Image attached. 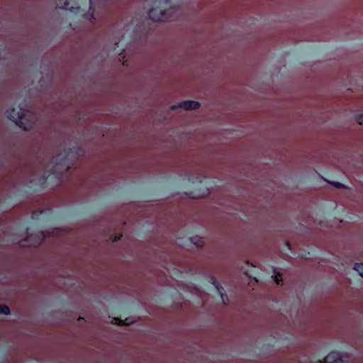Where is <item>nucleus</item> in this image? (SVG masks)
<instances>
[{"label": "nucleus", "instance_id": "nucleus-15", "mask_svg": "<svg viewBox=\"0 0 363 363\" xmlns=\"http://www.w3.org/2000/svg\"><path fill=\"white\" fill-rule=\"evenodd\" d=\"M331 184L337 189H345V186L340 182H331Z\"/></svg>", "mask_w": 363, "mask_h": 363}, {"label": "nucleus", "instance_id": "nucleus-3", "mask_svg": "<svg viewBox=\"0 0 363 363\" xmlns=\"http://www.w3.org/2000/svg\"><path fill=\"white\" fill-rule=\"evenodd\" d=\"M6 116L9 120L25 130H31L35 125L33 114L23 108L16 110L15 108H12L6 111Z\"/></svg>", "mask_w": 363, "mask_h": 363}, {"label": "nucleus", "instance_id": "nucleus-1", "mask_svg": "<svg viewBox=\"0 0 363 363\" xmlns=\"http://www.w3.org/2000/svg\"><path fill=\"white\" fill-rule=\"evenodd\" d=\"M79 149L77 147L64 150L57 157L53 158L54 166L50 169V174L45 172L40 179L41 189L48 186L50 184H58L61 182L64 173L67 172L71 168V155H78Z\"/></svg>", "mask_w": 363, "mask_h": 363}, {"label": "nucleus", "instance_id": "nucleus-9", "mask_svg": "<svg viewBox=\"0 0 363 363\" xmlns=\"http://www.w3.org/2000/svg\"><path fill=\"white\" fill-rule=\"evenodd\" d=\"M190 241L191 243L199 247H201L203 245V239L199 236L191 237L190 238Z\"/></svg>", "mask_w": 363, "mask_h": 363}, {"label": "nucleus", "instance_id": "nucleus-10", "mask_svg": "<svg viewBox=\"0 0 363 363\" xmlns=\"http://www.w3.org/2000/svg\"><path fill=\"white\" fill-rule=\"evenodd\" d=\"M57 5L59 8L67 11H73V9H74L73 6H69L67 1H65L63 4L62 2H59Z\"/></svg>", "mask_w": 363, "mask_h": 363}, {"label": "nucleus", "instance_id": "nucleus-8", "mask_svg": "<svg viewBox=\"0 0 363 363\" xmlns=\"http://www.w3.org/2000/svg\"><path fill=\"white\" fill-rule=\"evenodd\" d=\"M211 279L212 281V284L215 286V288L217 289L218 292L220 295L223 303L226 304L225 301L228 300V296L224 290V288L219 284V282L215 277H211Z\"/></svg>", "mask_w": 363, "mask_h": 363}, {"label": "nucleus", "instance_id": "nucleus-17", "mask_svg": "<svg viewBox=\"0 0 363 363\" xmlns=\"http://www.w3.org/2000/svg\"><path fill=\"white\" fill-rule=\"evenodd\" d=\"M281 277V274H279V273L278 274L277 276L275 277L274 280H275L277 284H280L281 279L279 277Z\"/></svg>", "mask_w": 363, "mask_h": 363}, {"label": "nucleus", "instance_id": "nucleus-4", "mask_svg": "<svg viewBox=\"0 0 363 363\" xmlns=\"http://www.w3.org/2000/svg\"><path fill=\"white\" fill-rule=\"evenodd\" d=\"M196 182H198V184H196V186L189 192L186 193L187 196L194 199L204 198L208 196L210 190L203 184V180L201 178L197 177L196 179Z\"/></svg>", "mask_w": 363, "mask_h": 363}, {"label": "nucleus", "instance_id": "nucleus-11", "mask_svg": "<svg viewBox=\"0 0 363 363\" xmlns=\"http://www.w3.org/2000/svg\"><path fill=\"white\" fill-rule=\"evenodd\" d=\"M84 17L87 18L90 20L93 23H95L96 18L94 16V10L92 9V6L90 5L89 6V12L84 15Z\"/></svg>", "mask_w": 363, "mask_h": 363}, {"label": "nucleus", "instance_id": "nucleus-13", "mask_svg": "<svg viewBox=\"0 0 363 363\" xmlns=\"http://www.w3.org/2000/svg\"><path fill=\"white\" fill-rule=\"evenodd\" d=\"M354 269L357 271L362 277H363V263H355Z\"/></svg>", "mask_w": 363, "mask_h": 363}, {"label": "nucleus", "instance_id": "nucleus-5", "mask_svg": "<svg viewBox=\"0 0 363 363\" xmlns=\"http://www.w3.org/2000/svg\"><path fill=\"white\" fill-rule=\"evenodd\" d=\"M45 237V233L43 231L38 232L34 235L29 234L25 240L21 241L20 245L21 247H36L41 245Z\"/></svg>", "mask_w": 363, "mask_h": 363}, {"label": "nucleus", "instance_id": "nucleus-6", "mask_svg": "<svg viewBox=\"0 0 363 363\" xmlns=\"http://www.w3.org/2000/svg\"><path fill=\"white\" fill-rule=\"evenodd\" d=\"M177 107L182 108L185 110H195L200 107V104L199 102L194 100H185L181 101L177 106H172L171 108L174 110Z\"/></svg>", "mask_w": 363, "mask_h": 363}, {"label": "nucleus", "instance_id": "nucleus-14", "mask_svg": "<svg viewBox=\"0 0 363 363\" xmlns=\"http://www.w3.org/2000/svg\"><path fill=\"white\" fill-rule=\"evenodd\" d=\"M112 323L113 324H116V325H129L130 324V323L128 322V319H125L124 321H123L122 320H121L118 318H113V320H112Z\"/></svg>", "mask_w": 363, "mask_h": 363}, {"label": "nucleus", "instance_id": "nucleus-16", "mask_svg": "<svg viewBox=\"0 0 363 363\" xmlns=\"http://www.w3.org/2000/svg\"><path fill=\"white\" fill-rule=\"evenodd\" d=\"M357 121L359 124H363V113L357 116Z\"/></svg>", "mask_w": 363, "mask_h": 363}, {"label": "nucleus", "instance_id": "nucleus-18", "mask_svg": "<svg viewBox=\"0 0 363 363\" xmlns=\"http://www.w3.org/2000/svg\"><path fill=\"white\" fill-rule=\"evenodd\" d=\"M121 236H119V237L116 236V237H115V239H114V241H117V240H120V239H121Z\"/></svg>", "mask_w": 363, "mask_h": 363}, {"label": "nucleus", "instance_id": "nucleus-12", "mask_svg": "<svg viewBox=\"0 0 363 363\" xmlns=\"http://www.w3.org/2000/svg\"><path fill=\"white\" fill-rule=\"evenodd\" d=\"M11 313V311L9 306L6 305L0 304V314L8 315Z\"/></svg>", "mask_w": 363, "mask_h": 363}, {"label": "nucleus", "instance_id": "nucleus-19", "mask_svg": "<svg viewBox=\"0 0 363 363\" xmlns=\"http://www.w3.org/2000/svg\"><path fill=\"white\" fill-rule=\"evenodd\" d=\"M286 245H287V247H288L289 248H290V245H289V243L288 242H286Z\"/></svg>", "mask_w": 363, "mask_h": 363}, {"label": "nucleus", "instance_id": "nucleus-7", "mask_svg": "<svg viewBox=\"0 0 363 363\" xmlns=\"http://www.w3.org/2000/svg\"><path fill=\"white\" fill-rule=\"evenodd\" d=\"M323 363H343V359L339 352L333 351L326 355Z\"/></svg>", "mask_w": 363, "mask_h": 363}, {"label": "nucleus", "instance_id": "nucleus-2", "mask_svg": "<svg viewBox=\"0 0 363 363\" xmlns=\"http://www.w3.org/2000/svg\"><path fill=\"white\" fill-rule=\"evenodd\" d=\"M177 8L172 6V0H156L155 6L148 13L153 21H172Z\"/></svg>", "mask_w": 363, "mask_h": 363}]
</instances>
